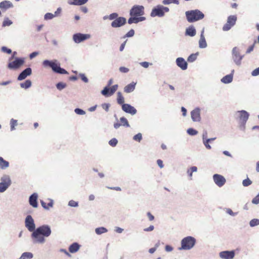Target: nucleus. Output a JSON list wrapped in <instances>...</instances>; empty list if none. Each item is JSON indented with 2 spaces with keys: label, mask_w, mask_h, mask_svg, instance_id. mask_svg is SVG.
Here are the masks:
<instances>
[{
  "label": "nucleus",
  "mask_w": 259,
  "mask_h": 259,
  "mask_svg": "<svg viewBox=\"0 0 259 259\" xmlns=\"http://www.w3.org/2000/svg\"><path fill=\"white\" fill-rule=\"evenodd\" d=\"M101 106L106 112H108L110 104L109 103H103L101 105Z\"/></svg>",
  "instance_id": "bf43d9fd"
},
{
  "label": "nucleus",
  "mask_w": 259,
  "mask_h": 259,
  "mask_svg": "<svg viewBox=\"0 0 259 259\" xmlns=\"http://www.w3.org/2000/svg\"><path fill=\"white\" fill-rule=\"evenodd\" d=\"M72 2H69L70 5L81 6L87 3L89 0H72Z\"/></svg>",
  "instance_id": "cd10ccee"
},
{
  "label": "nucleus",
  "mask_w": 259,
  "mask_h": 259,
  "mask_svg": "<svg viewBox=\"0 0 259 259\" xmlns=\"http://www.w3.org/2000/svg\"><path fill=\"white\" fill-rule=\"evenodd\" d=\"M32 83L30 80L27 79L25 82L20 83V87L25 89H28L31 86Z\"/></svg>",
  "instance_id": "72a5a7b5"
},
{
  "label": "nucleus",
  "mask_w": 259,
  "mask_h": 259,
  "mask_svg": "<svg viewBox=\"0 0 259 259\" xmlns=\"http://www.w3.org/2000/svg\"><path fill=\"white\" fill-rule=\"evenodd\" d=\"M38 195L36 193H34L31 194L29 198V204L34 208H37L38 207L37 202Z\"/></svg>",
  "instance_id": "412c9836"
},
{
  "label": "nucleus",
  "mask_w": 259,
  "mask_h": 259,
  "mask_svg": "<svg viewBox=\"0 0 259 259\" xmlns=\"http://www.w3.org/2000/svg\"><path fill=\"white\" fill-rule=\"evenodd\" d=\"M95 231L97 235H101L107 232L108 230L104 227H101L96 228Z\"/></svg>",
  "instance_id": "2f4dec72"
},
{
  "label": "nucleus",
  "mask_w": 259,
  "mask_h": 259,
  "mask_svg": "<svg viewBox=\"0 0 259 259\" xmlns=\"http://www.w3.org/2000/svg\"><path fill=\"white\" fill-rule=\"evenodd\" d=\"M33 254L31 252H25L23 253L19 259H31L33 257Z\"/></svg>",
  "instance_id": "473e14b6"
},
{
  "label": "nucleus",
  "mask_w": 259,
  "mask_h": 259,
  "mask_svg": "<svg viewBox=\"0 0 259 259\" xmlns=\"http://www.w3.org/2000/svg\"><path fill=\"white\" fill-rule=\"evenodd\" d=\"M133 139L135 141L140 142L142 139V134L139 133L136 134V135H135L133 137Z\"/></svg>",
  "instance_id": "c03bdc74"
},
{
  "label": "nucleus",
  "mask_w": 259,
  "mask_h": 259,
  "mask_svg": "<svg viewBox=\"0 0 259 259\" xmlns=\"http://www.w3.org/2000/svg\"><path fill=\"white\" fill-rule=\"evenodd\" d=\"M90 34H83L81 33H76L73 35V40L75 43H80L88 39L91 38Z\"/></svg>",
  "instance_id": "f8f14e48"
},
{
  "label": "nucleus",
  "mask_w": 259,
  "mask_h": 259,
  "mask_svg": "<svg viewBox=\"0 0 259 259\" xmlns=\"http://www.w3.org/2000/svg\"><path fill=\"white\" fill-rule=\"evenodd\" d=\"M11 131H12L15 129V126L17 125V120L14 119L13 118L11 119Z\"/></svg>",
  "instance_id": "79ce46f5"
},
{
  "label": "nucleus",
  "mask_w": 259,
  "mask_h": 259,
  "mask_svg": "<svg viewBox=\"0 0 259 259\" xmlns=\"http://www.w3.org/2000/svg\"><path fill=\"white\" fill-rule=\"evenodd\" d=\"M235 117L239 119L240 122V128L242 130L245 129V125L246 121H247L249 114L245 110H240L236 112L235 114Z\"/></svg>",
  "instance_id": "39448f33"
},
{
  "label": "nucleus",
  "mask_w": 259,
  "mask_h": 259,
  "mask_svg": "<svg viewBox=\"0 0 259 259\" xmlns=\"http://www.w3.org/2000/svg\"><path fill=\"white\" fill-rule=\"evenodd\" d=\"M135 34V31L134 29H131L124 36V38L125 37H132Z\"/></svg>",
  "instance_id": "5fc2aeb1"
},
{
  "label": "nucleus",
  "mask_w": 259,
  "mask_h": 259,
  "mask_svg": "<svg viewBox=\"0 0 259 259\" xmlns=\"http://www.w3.org/2000/svg\"><path fill=\"white\" fill-rule=\"evenodd\" d=\"M204 29L203 28L201 32L200 38L199 41V47L200 48L204 49L207 47V43L204 36Z\"/></svg>",
  "instance_id": "5701e85b"
},
{
  "label": "nucleus",
  "mask_w": 259,
  "mask_h": 259,
  "mask_svg": "<svg viewBox=\"0 0 259 259\" xmlns=\"http://www.w3.org/2000/svg\"><path fill=\"white\" fill-rule=\"evenodd\" d=\"M138 20L137 16H131V17L128 19V23L129 24H132L133 23H138Z\"/></svg>",
  "instance_id": "e433bc0d"
},
{
  "label": "nucleus",
  "mask_w": 259,
  "mask_h": 259,
  "mask_svg": "<svg viewBox=\"0 0 259 259\" xmlns=\"http://www.w3.org/2000/svg\"><path fill=\"white\" fill-rule=\"evenodd\" d=\"M176 64L182 70H185L187 69L188 63L183 58L179 57L176 61Z\"/></svg>",
  "instance_id": "aec40b11"
},
{
  "label": "nucleus",
  "mask_w": 259,
  "mask_h": 259,
  "mask_svg": "<svg viewBox=\"0 0 259 259\" xmlns=\"http://www.w3.org/2000/svg\"><path fill=\"white\" fill-rule=\"evenodd\" d=\"M25 226L28 230L32 233L35 230L34 221L31 215H28L26 217L25 219Z\"/></svg>",
  "instance_id": "9b49d317"
},
{
  "label": "nucleus",
  "mask_w": 259,
  "mask_h": 259,
  "mask_svg": "<svg viewBox=\"0 0 259 259\" xmlns=\"http://www.w3.org/2000/svg\"><path fill=\"white\" fill-rule=\"evenodd\" d=\"M0 193H3L10 186L12 182L8 175H4L1 178Z\"/></svg>",
  "instance_id": "0eeeda50"
},
{
  "label": "nucleus",
  "mask_w": 259,
  "mask_h": 259,
  "mask_svg": "<svg viewBox=\"0 0 259 259\" xmlns=\"http://www.w3.org/2000/svg\"><path fill=\"white\" fill-rule=\"evenodd\" d=\"M52 233L51 227L48 225H43L37 228L31 234L34 244H42L46 242V238L49 237Z\"/></svg>",
  "instance_id": "f257e3e1"
},
{
  "label": "nucleus",
  "mask_w": 259,
  "mask_h": 259,
  "mask_svg": "<svg viewBox=\"0 0 259 259\" xmlns=\"http://www.w3.org/2000/svg\"><path fill=\"white\" fill-rule=\"evenodd\" d=\"M213 179L215 184L219 187L224 186L226 181L225 178L223 176L219 174L213 175Z\"/></svg>",
  "instance_id": "4468645a"
},
{
  "label": "nucleus",
  "mask_w": 259,
  "mask_h": 259,
  "mask_svg": "<svg viewBox=\"0 0 259 259\" xmlns=\"http://www.w3.org/2000/svg\"><path fill=\"white\" fill-rule=\"evenodd\" d=\"M185 15L187 21L190 23L201 20L204 17L203 13L197 9L186 11Z\"/></svg>",
  "instance_id": "7ed1b4c3"
},
{
  "label": "nucleus",
  "mask_w": 259,
  "mask_h": 259,
  "mask_svg": "<svg viewBox=\"0 0 259 259\" xmlns=\"http://www.w3.org/2000/svg\"><path fill=\"white\" fill-rule=\"evenodd\" d=\"M24 63V58L16 57L13 61L10 62L8 63V67L10 69H17L22 66Z\"/></svg>",
  "instance_id": "9d476101"
},
{
  "label": "nucleus",
  "mask_w": 259,
  "mask_h": 259,
  "mask_svg": "<svg viewBox=\"0 0 259 259\" xmlns=\"http://www.w3.org/2000/svg\"><path fill=\"white\" fill-rule=\"evenodd\" d=\"M144 14V7L140 5H134L130 10L131 16H141Z\"/></svg>",
  "instance_id": "1a4fd4ad"
},
{
  "label": "nucleus",
  "mask_w": 259,
  "mask_h": 259,
  "mask_svg": "<svg viewBox=\"0 0 259 259\" xmlns=\"http://www.w3.org/2000/svg\"><path fill=\"white\" fill-rule=\"evenodd\" d=\"M80 246L78 243L74 242L69 246V251L72 253H75L79 250Z\"/></svg>",
  "instance_id": "393cba45"
},
{
  "label": "nucleus",
  "mask_w": 259,
  "mask_h": 259,
  "mask_svg": "<svg viewBox=\"0 0 259 259\" xmlns=\"http://www.w3.org/2000/svg\"><path fill=\"white\" fill-rule=\"evenodd\" d=\"M179 0H163L162 1V4L164 5H169L171 3L179 5Z\"/></svg>",
  "instance_id": "4c0bfd02"
},
{
  "label": "nucleus",
  "mask_w": 259,
  "mask_h": 259,
  "mask_svg": "<svg viewBox=\"0 0 259 259\" xmlns=\"http://www.w3.org/2000/svg\"><path fill=\"white\" fill-rule=\"evenodd\" d=\"M249 225L251 227L259 225V219H253L249 222Z\"/></svg>",
  "instance_id": "ea45409f"
},
{
  "label": "nucleus",
  "mask_w": 259,
  "mask_h": 259,
  "mask_svg": "<svg viewBox=\"0 0 259 259\" xmlns=\"http://www.w3.org/2000/svg\"><path fill=\"white\" fill-rule=\"evenodd\" d=\"M226 212L227 213L231 216H235L237 214L238 212H234L230 208H227Z\"/></svg>",
  "instance_id": "e2e57ef3"
},
{
  "label": "nucleus",
  "mask_w": 259,
  "mask_h": 259,
  "mask_svg": "<svg viewBox=\"0 0 259 259\" xmlns=\"http://www.w3.org/2000/svg\"><path fill=\"white\" fill-rule=\"evenodd\" d=\"M235 252L234 250H226L221 251L219 253L220 257L224 259H232L235 256Z\"/></svg>",
  "instance_id": "a211bd4d"
},
{
  "label": "nucleus",
  "mask_w": 259,
  "mask_h": 259,
  "mask_svg": "<svg viewBox=\"0 0 259 259\" xmlns=\"http://www.w3.org/2000/svg\"><path fill=\"white\" fill-rule=\"evenodd\" d=\"M169 11V9L168 7L159 5L152 9L150 16L152 17H155L156 16L162 17L164 16L165 12H168Z\"/></svg>",
  "instance_id": "423d86ee"
},
{
  "label": "nucleus",
  "mask_w": 259,
  "mask_h": 259,
  "mask_svg": "<svg viewBox=\"0 0 259 259\" xmlns=\"http://www.w3.org/2000/svg\"><path fill=\"white\" fill-rule=\"evenodd\" d=\"M74 112L78 115H84L85 114V112L83 110L78 108H75Z\"/></svg>",
  "instance_id": "3c124183"
},
{
  "label": "nucleus",
  "mask_w": 259,
  "mask_h": 259,
  "mask_svg": "<svg viewBox=\"0 0 259 259\" xmlns=\"http://www.w3.org/2000/svg\"><path fill=\"white\" fill-rule=\"evenodd\" d=\"M199 53L198 52H197L195 54H191L188 58L187 61L189 62H194L197 57V56L198 55Z\"/></svg>",
  "instance_id": "c9c22d12"
},
{
  "label": "nucleus",
  "mask_w": 259,
  "mask_h": 259,
  "mask_svg": "<svg viewBox=\"0 0 259 259\" xmlns=\"http://www.w3.org/2000/svg\"><path fill=\"white\" fill-rule=\"evenodd\" d=\"M118 87L117 84H115L110 88V94H111V96L118 89Z\"/></svg>",
  "instance_id": "13d9d810"
},
{
  "label": "nucleus",
  "mask_w": 259,
  "mask_h": 259,
  "mask_svg": "<svg viewBox=\"0 0 259 259\" xmlns=\"http://www.w3.org/2000/svg\"><path fill=\"white\" fill-rule=\"evenodd\" d=\"M121 108L124 112L132 115L136 114L137 112L136 109L134 107L128 104H123L122 105Z\"/></svg>",
  "instance_id": "f3484780"
},
{
  "label": "nucleus",
  "mask_w": 259,
  "mask_h": 259,
  "mask_svg": "<svg viewBox=\"0 0 259 259\" xmlns=\"http://www.w3.org/2000/svg\"><path fill=\"white\" fill-rule=\"evenodd\" d=\"M68 205L71 207H77L78 206V203L77 201L71 200L69 201Z\"/></svg>",
  "instance_id": "6e6d98bb"
},
{
  "label": "nucleus",
  "mask_w": 259,
  "mask_h": 259,
  "mask_svg": "<svg viewBox=\"0 0 259 259\" xmlns=\"http://www.w3.org/2000/svg\"><path fill=\"white\" fill-rule=\"evenodd\" d=\"M196 243V239L192 236H187L181 240V246L179 250H190L192 248Z\"/></svg>",
  "instance_id": "20e7f679"
},
{
  "label": "nucleus",
  "mask_w": 259,
  "mask_h": 259,
  "mask_svg": "<svg viewBox=\"0 0 259 259\" xmlns=\"http://www.w3.org/2000/svg\"><path fill=\"white\" fill-rule=\"evenodd\" d=\"M202 143L205 147L206 148V149L208 150H210L211 149V146L209 144L210 142H209L208 140H207V139L202 140Z\"/></svg>",
  "instance_id": "a18cd8bd"
},
{
  "label": "nucleus",
  "mask_w": 259,
  "mask_h": 259,
  "mask_svg": "<svg viewBox=\"0 0 259 259\" xmlns=\"http://www.w3.org/2000/svg\"><path fill=\"white\" fill-rule=\"evenodd\" d=\"M12 23H13V22L11 20H10L8 18H6L4 19V20L3 22V27L10 26L11 24H12Z\"/></svg>",
  "instance_id": "37998d69"
},
{
  "label": "nucleus",
  "mask_w": 259,
  "mask_h": 259,
  "mask_svg": "<svg viewBox=\"0 0 259 259\" xmlns=\"http://www.w3.org/2000/svg\"><path fill=\"white\" fill-rule=\"evenodd\" d=\"M252 203L254 204L259 203V192L258 194L252 200Z\"/></svg>",
  "instance_id": "052dcab7"
},
{
  "label": "nucleus",
  "mask_w": 259,
  "mask_h": 259,
  "mask_svg": "<svg viewBox=\"0 0 259 259\" xmlns=\"http://www.w3.org/2000/svg\"><path fill=\"white\" fill-rule=\"evenodd\" d=\"M109 20H114L118 18V14L117 13H113L109 15Z\"/></svg>",
  "instance_id": "864d4df0"
},
{
  "label": "nucleus",
  "mask_w": 259,
  "mask_h": 259,
  "mask_svg": "<svg viewBox=\"0 0 259 259\" xmlns=\"http://www.w3.org/2000/svg\"><path fill=\"white\" fill-rule=\"evenodd\" d=\"M251 75L253 76H256L259 75V67L252 71Z\"/></svg>",
  "instance_id": "680f3d73"
},
{
  "label": "nucleus",
  "mask_w": 259,
  "mask_h": 259,
  "mask_svg": "<svg viewBox=\"0 0 259 259\" xmlns=\"http://www.w3.org/2000/svg\"><path fill=\"white\" fill-rule=\"evenodd\" d=\"M12 3L10 1H5L0 3V8L7 9L13 7Z\"/></svg>",
  "instance_id": "bb28decb"
},
{
  "label": "nucleus",
  "mask_w": 259,
  "mask_h": 259,
  "mask_svg": "<svg viewBox=\"0 0 259 259\" xmlns=\"http://www.w3.org/2000/svg\"><path fill=\"white\" fill-rule=\"evenodd\" d=\"M126 23V19L125 18L119 17L111 22V26L113 28H118L124 25Z\"/></svg>",
  "instance_id": "ddd939ff"
},
{
  "label": "nucleus",
  "mask_w": 259,
  "mask_h": 259,
  "mask_svg": "<svg viewBox=\"0 0 259 259\" xmlns=\"http://www.w3.org/2000/svg\"><path fill=\"white\" fill-rule=\"evenodd\" d=\"M191 117L194 122L201 121L200 109L199 107L195 108L191 112Z\"/></svg>",
  "instance_id": "2eb2a0df"
},
{
  "label": "nucleus",
  "mask_w": 259,
  "mask_h": 259,
  "mask_svg": "<svg viewBox=\"0 0 259 259\" xmlns=\"http://www.w3.org/2000/svg\"><path fill=\"white\" fill-rule=\"evenodd\" d=\"M236 20L237 17L235 15H231L228 17L227 22L234 26L236 23Z\"/></svg>",
  "instance_id": "c85d7f7f"
},
{
  "label": "nucleus",
  "mask_w": 259,
  "mask_h": 259,
  "mask_svg": "<svg viewBox=\"0 0 259 259\" xmlns=\"http://www.w3.org/2000/svg\"><path fill=\"white\" fill-rule=\"evenodd\" d=\"M9 166L8 161L4 159L2 157H0V166L2 169H6Z\"/></svg>",
  "instance_id": "7c9ffc66"
},
{
  "label": "nucleus",
  "mask_w": 259,
  "mask_h": 259,
  "mask_svg": "<svg viewBox=\"0 0 259 259\" xmlns=\"http://www.w3.org/2000/svg\"><path fill=\"white\" fill-rule=\"evenodd\" d=\"M101 94L102 95L105 97H109L111 96L110 94V88L109 87H105L104 89L101 91Z\"/></svg>",
  "instance_id": "c756f323"
},
{
  "label": "nucleus",
  "mask_w": 259,
  "mask_h": 259,
  "mask_svg": "<svg viewBox=\"0 0 259 259\" xmlns=\"http://www.w3.org/2000/svg\"><path fill=\"white\" fill-rule=\"evenodd\" d=\"M187 133L190 136H195L198 134V131L193 128H189L187 130Z\"/></svg>",
  "instance_id": "a19ab883"
},
{
  "label": "nucleus",
  "mask_w": 259,
  "mask_h": 259,
  "mask_svg": "<svg viewBox=\"0 0 259 259\" xmlns=\"http://www.w3.org/2000/svg\"><path fill=\"white\" fill-rule=\"evenodd\" d=\"M114 117L116 118V120L117 121V122L114 123V127L115 129L118 128L121 125H122L123 126L125 127H130V124L128 123V122L127 120V119L124 117H121L120 118V121L121 122V123H119L118 122V118L116 116V115H114Z\"/></svg>",
  "instance_id": "dca6fc26"
},
{
  "label": "nucleus",
  "mask_w": 259,
  "mask_h": 259,
  "mask_svg": "<svg viewBox=\"0 0 259 259\" xmlns=\"http://www.w3.org/2000/svg\"><path fill=\"white\" fill-rule=\"evenodd\" d=\"M38 55V52H33L29 55V58L30 59H32Z\"/></svg>",
  "instance_id": "69168bd1"
},
{
  "label": "nucleus",
  "mask_w": 259,
  "mask_h": 259,
  "mask_svg": "<svg viewBox=\"0 0 259 259\" xmlns=\"http://www.w3.org/2000/svg\"><path fill=\"white\" fill-rule=\"evenodd\" d=\"M119 71L122 73H127L128 72L129 69L125 67H120L119 68Z\"/></svg>",
  "instance_id": "0e129e2a"
},
{
  "label": "nucleus",
  "mask_w": 259,
  "mask_h": 259,
  "mask_svg": "<svg viewBox=\"0 0 259 259\" xmlns=\"http://www.w3.org/2000/svg\"><path fill=\"white\" fill-rule=\"evenodd\" d=\"M207 139V132L206 130H203L202 135V140Z\"/></svg>",
  "instance_id": "338daca9"
},
{
  "label": "nucleus",
  "mask_w": 259,
  "mask_h": 259,
  "mask_svg": "<svg viewBox=\"0 0 259 259\" xmlns=\"http://www.w3.org/2000/svg\"><path fill=\"white\" fill-rule=\"evenodd\" d=\"M234 73V70L233 69L230 74L226 75L221 79V81L225 84L231 83L233 80Z\"/></svg>",
  "instance_id": "4be33fe9"
},
{
  "label": "nucleus",
  "mask_w": 259,
  "mask_h": 259,
  "mask_svg": "<svg viewBox=\"0 0 259 259\" xmlns=\"http://www.w3.org/2000/svg\"><path fill=\"white\" fill-rule=\"evenodd\" d=\"M32 73V69L30 67L26 68L23 70L18 75L17 79L19 81L25 79L28 76Z\"/></svg>",
  "instance_id": "6ab92c4d"
},
{
  "label": "nucleus",
  "mask_w": 259,
  "mask_h": 259,
  "mask_svg": "<svg viewBox=\"0 0 259 259\" xmlns=\"http://www.w3.org/2000/svg\"><path fill=\"white\" fill-rule=\"evenodd\" d=\"M118 141L116 138H113L109 141V144L112 147H115L117 144Z\"/></svg>",
  "instance_id": "09e8293b"
},
{
  "label": "nucleus",
  "mask_w": 259,
  "mask_h": 259,
  "mask_svg": "<svg viewBox=\"0 0 259 259\" xmlns=\"http://www.w3.org/2000/svg\"><path fill=\"white\" fill-rule=\"evenodd\" d=\"M55 17V15H54L53 14L51 13H47L44 16V19H45V20H51V19H52Z\"/></svg>",
  "instance_id": "49530a36"
},
{
  "label": "nucleus",
  "mask_w": 259,
  "mask_h": 259,
  "mask_svg": "<svg viewBox=\"0 0 259 259\" xmlns=\"http://www.w3.org/2000/svg\"><path fill=\"white\" fill-rule=\"evenodd\" d=\"M233 26L229 24L228 23H226L223 27V31H226L229 30Z\"/></svg>",
  "instance_id": "603ef678"
},
{
  "label": "nucleus",
  "mask_w": 259,
  "mask_h": 259,
  "mask_svg": "<svg viewBox=\"0 0 259 259\" xmlns=\"http://www.w3.org/2000/svg\"><path fill=\"white\" fill-rule=\"evenodd\" d=\"M232 59L234 63L238 66L241 64V60L244 57V55H241L239 52V49L235 47L233 48L232 51Z\"/></svg>",
  "instance_id": "6e6552de"
},
{
  "label": "nucleus",
  "mask_w": 259,
  "mask_h": 259,
  "mask_svg": "<svg viewBox=\"0 0 259 259\" xmlns=\"http://www.w3.org/2000/svg\"><path fill=\"white\" fill-rule=\"evenodd\" d=\"M252 184V181L248 178L245 179L242 182V185L244 187H247Z\"/></svg>",
  "instance_id": "de8ad7c7"
},
{
  "label": "nucleus",
  "mask_w": 259,
  "mask_h": 259,
  "mask_svg": "<svg viewBox=\"0 0 259 259\" xmlns=\"http://www.w3.org/2000/svg\"><path fill=\"white\" fill-rule=\"evenodd\" d=\"M1 51L5 53H7L8 54H10L12 53V51L11 49L8 48L6 47L3 46L1 48Z\"/></svg>",
  "instance_id": "8fccbe9b"
},
{
  "label": "nucleus",
  "mask_w": 259,
  "mask_h": 259,
  "mask_svg": "<svg viewBox=\"0 0 259 259\" xmlns=\"http://www.w3.org/2000/svg\"><path fill=\"white\" fill-rule=\"evenodd\" d=\"M42 65L44 67H50L55 73L60 74H68L65 69L60 67V64L57 60H45L42 62Z\"/></svg>",
  "instance_id": "f03ea898"
},
{
  "label": "nucleus",
  "mask_w": 259,
  "mask_h": 259,
  "mask_svg": "<svg viewBox=\"0 0 259 259\" xmlns=\"http://www.w3.org/2000/svg\"><path fill=\"white\" fill-rule=\"evenodd\" d=\"M196 31L195 27L191 25L188 27L186 29L185 35L191 37L194 36L196 35Z\"/></svg>",
  "instance_id": "b1692460"
},
{
  "label": "nucleus",
  "mask_w": 259,
  "mask_h": 259,
  "mask_svg": "<svg viewBox=\"0 0 259 259\" xmlns=\"http://www.w3.org/2000/svg\"><path fill=\"white\" fill-rule=\"evenodd\" d=\"M117 102L118 104L120 105H122L123 104H124V99L122 96L121 93L120 92L117 93Z\"/></svg>",
  "instance_id": "f704fd0d"
},
{
  "label": "nucleus",
  "mask_w": 259,
  "mask_h": 259,
  "mask_svg": "<svg viewBox=\"0 0 259 259\" xmlns=\"http://www.w3.org/2000/svg\"><path fill=\"white\" fill-rule=\"evenodd\" d=\"M136 83L132 82L124 88V91L125 93H130L133 92L135 89Z\"/></svg>",
  "instance_id": "a878e982"
},
{
  "label": "nucleus",
  "mask_w": 259,
  "mask_h": 259,
  "mask_svg": "<svg viewBox=\"0 0 259 259\" xmlns=\"http://www.w3.org/2000/svg\"><path fill=\"white\" fill-rule=\"evenodd\" d=\"M66 84L63 82H59L56 85L57 89L59 91H61L64 88H65L66 87Z\"/></svg>",
  "instance_id": "58836bf2"
},
{
  "label": "nucleus",
  "mask_w": 259,
  "mask_h": 259,
  "mask_svg": "<svg viewBox=\"0 0 259 259\" xmlns=\"http://www.w3.org/2000/svg\"><path fill=\"white\" fill-rule=\"evenodd\" d=\"M79 76H80L81 79L84 82L87 83L89 82L88 78L86 77L84 74L83 73H79Z\"/></svg>",
  "instance_id": "4d7b16f0"
},
{
  "label": "nucleus",
  "mask_w": 259,
  "mask_h": 259,
  "mask_svg": "<svg viewBox=\"0 0 259 259\" xmlns=\"http://www.w3.org/2000/svg\"><path fill=\"white\" fill-rule=\"evenodd\" d=\"M254 44H253L252 45L250 46L248 49L247 50H246V54H249L253 50V49H254Z\"/></svg>",
  "instance_id": "774afa93"
}]
</instances>
